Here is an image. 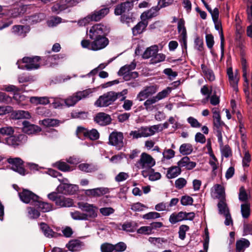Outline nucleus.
Masks as SVG:
<instances>
[{
    "label": "nucleus",
    "instance_id": "f8f14e48",
    "mask_svg": "<svg viewBox=\"0 0 252 252\" xmlns=\"http://www.w3.org/2000/svg\"><path fill=\"white\" fill-rule=\"evenodd\" d=\"M185 21L183 18L180 19L178 23V31L181 33L180 42L183 48L186 50L187 49V34L186 27H185Z\"/></svg>",
    "mask_w": 252,
    "mask_h": 252
},
{
    "label": "nucleus",
    "instance_id": "4c0bfd02",
    "mask_svg": "<svg viewBox=\"0 0 252 252\" xmlns=\"http://www.w3.org/2000/svg\"><path fill=\"white\" fill-rule=\"evenodd\" d=\"M157 101L153 96L147 99L144 103V105L147 111H152L155 108L156 106H154L153 104L155 103Z\"/></svg>",
    "mask_w": 252,
    "mask_h": 252
},
{
    "label": "nucleus",
    "instance_id": "c756f323",
    "mask_svg": "<svg viewBox=\"0 0 252 252\" xmlns=\"http://www.w3.org/2000/svg\"><path fill=\"white\" fill-rule=\"evenodd\" d=\"M84 137L92 141H94L99 139V133L96 129H88V131L84 133Z\"/></svg>",
    "mask_w": 252,
    "mask_h": 252
},
{
    "label": "nucleus",
    "instance_id": "052dcab7",
    "mask_svg": "<svg viewBox=\"0 0 252 252\" xmlns=\"http://www.w3.org/2000/svg\"><path fill=\"white\" fill-rule=\"evenodd\" d=\"M160 217V214L156 212H151L143 215V218L146 220H151L158 218Z\"/></svg>",
    "mask_w": 252,
    "mask_h": 252
},
{
    "label": "nucleus",
    "instance_id": "39448f33",
    "mask_svg": "<svg viewBox=\"0 0 252 252\" xmlns=\"http://www.w3.org/2000/svg\"><path fill=\"white\" fill-rule=\"evenodd\" d=\"M110 29L101 24L92 26L89 30V36L90 39H94L101 36H106Z\"/></svg>",
    "mask_w": 252,
    "mask_h": 252
},
{
    "label": "nucleus",
    "instance_id": "ea45409f",
    "mask_svg": "<svg viewBox=\"0 0 252 252\" xmlns=\"http://www.w3.org/2000/svg\"><path fill=\"white\" fill-rule=\"evenodd\" d=\"M135 224L132 222H126L122 225V230L127 232H134L136 230Z\"/></svg>",
    "mask_w": 252,
    "mask_h": 252
},
{
    "label": "nucleus",
    "instance_id": "72a5a7b5",
    "mask_svg": "<svg viewBox=\"0 0 252 252\" xmlns=\"http://www.w3.org/2000/svg\"><path fill=\"white\" fill-rule=\"evenodd\" d=\"M215 192L218 194L217 197L219 199H225V193L223 187L220 184H216L214 186Z\"/></svg>",
    "mask_w": 252,
    "mask_h": 252
},
{
    "label": "nucleus",
    "instance_id": "a18cd8bd",
    "mask_svg": "<svg viewBox=\"0 0 252 252\" xmlns=\"http://www.w3.org/2000/svg\"><path fill=\"white\" fill-rule=\"evenodd\" d=\"M248 199V195L244 186L239 189V199L241 201H246Z\"/></svg>",
    "mask_w": 252,
    "mask_h": 252
},
{
    "label": "nucleus",
    "instance_id": "412c9836",
    "mask_svg": "<svg viewBox=\"0 0 252 252\" xmlns=\"http://www.w3.org/2000/svg\"><path fill=\"white\" fill-rule=\"evenodd\" d=\"M215 24V28L216 30L219 31L220 38V50H221V58L223 57L224 51V37L223 33V30L222 28L221 23L218 20L214 22Z\"/></svg>",
    "mask_w": 252,
    "mask_h": 252
},
{
    "label": "nucleus",
    "instance_id": "603ef678",
    "mask_svg": "<svg viewBox=\"0 0 252 252\" xmlns=\"http://www.w3.org/2000/svg\"><path fill=\"white\" fill-rule=\"evenodd\" d=\"M163 73L167 75L168 78L170 80L174 79L178 75L177 72L173 71V70L170 68L164 69L163 70Z\"/></svg>",
    "mask_w": 252,
    "mask_h": 252
},
{
    "label": "nucleus",
    "instance_id": "cd10ccee",
    "mask_svg": "<svg viewBox=\"0 0 252 252\" xmlns=\"http://www.w3.org/2000/svg\"><path fill=\"white\" fill-rule=\"evenodd\" d=\"M34 205L43 212H49L52 210L51 204L40 201L39 199L36 201Z\"/></svg>",
    "mask_w": 252,
    "mask_h": 252
},
{
    "label": "nucleus",
    "instance_id": "a878e982",
    "mask_svg": "<svg viewBox=\"0 0 252 252\" xmlns=\"http://www.w3.org/2000/svg\"><path fill=\"white\" fill-rule=\"evenodd\" d=\"M12 115L15 119H29L31 118V115L28 111L21 110L13 111Z\"/></svg>",
    "mask_w": 252,
    "mask_h": 252
},
{
    "label": "nucleus",
    "instance_id": "f3484780",
    "mask_svg": "<svg viewBox=\"0 0 252 252\" xmlns=\"http://www.w3.org/2000/svg\"><path fill=\"white\" fill-rule=\"evenodd\" d=\"M189 215V213L184 212L182 211H181L178 213H173L170 215L169 220L172 224H175L179 221H181L185 220H189V218H188Z\"/></svg>",
    "mask_w": 252,
    "mask_h": 252
},
{
    "label": "nucleus",
    "instance_id": "09e8293b",
    "mask_svg": "<svg viewBox=\"0 0 252 252\" xmlns=\"http://www.w3.org/2000/svg\"><path fill=\"white\" fill-rule=\"evenodd\" d=\"M126 96H123L120 99V101H124V104L123 107L125 110H129L133 105V102L132 100L126 99Z\"/></svg>",
    "mask_w": 252,
    "mask_h": 252
},
{
    "label": "nucleus",
    "instance_id": "a19ab883",
    "mask_svg": "<svg viewBox=\"0 0 252 252\" xmlns=\"http://www.w3.org/2000/svg\"><path fill=\"white\" fill-rule=\"evenodd\" d=\"M195 48L200 51H202L203 49V40L202 38H201L198 35L196 36V37L194 41Z\"/></svg>",
    "mask_w": 252,
    "mask_h": 252
},
{
    "label": "nucleus",
    "instance_id": "8fccbe9b",
    "mask_svg": "<svg viewBox=\"0 0 252 252\" xmlns=\"http://www.w3.org/2000/svg\"><path fill=\"white\" fill-rule=\"evenodd\" d=\"M94 189V194L96 197H99L102 195L109 193V190L107 188H97Z\"/></svg>",
    "mask_w": 252,
    "mask_h": 252
},
{
    "label": "nucleus",
    "instance_id": "bf43d9fd",
    "mask_svg": "<svg viewBox=\"0 0 252 252\" xmlns=\"http://www.w3.org/2000/svg\"><path fill=\"white\" fill-rule=\"evenodd\" d=\"M137 232L139 234H151L152 233V230L150 226H141L137 230Z\"/></svg>",
    "mask_w": 252,
    "mask_h": 252
},
{
    "label": "nucleus",
    "instance_id": "c03bdc74",
    "mask_svg": "<svg viewBox=\"0 0 252 252\" xmlns=\"http://www.w3.org/2000/svg\"><path fill=\"white\" fill-rule=\"evenodd\" d=\"M165 59V55L163 54H155L154 56L152 58L151 62L153 64H156L157 63L162 62L164 61Z\"/></svg>",
    "mask_w": 252,
    "mask_h": 252
},
{
    "label": "nucleus",
    "instance_id": "f257e3e1",
    "mask_svg": "<svg viewBox=\"0 0 252 252\" xmlns=\"http://www.w3.org/2000/svg\"><path fill=\"white\" fill-rule=\"evenodd\" d=\"M121 96H124L121 92H108L99 96L94 105L97 107H106L112 104Z\"/></svg>",
    "mask_w": 252,
    "mask_h": 252
},
{
    "label": "nucleus",
    "instance_id": "dca6fc26",
    "mask_svg": "<svg viewBox=\"0 0 252 252\" xmlns=\"http://www.w3.org/2000/svg\"><path fill=\"white\" fill-rule=\"evenodd\" d=\"M138 163L144 167L146 165L151 168L155 165L156 162L152 156L146 153L141 155L140 159Z\"/></svg>",
    "mask_w": 252,
    "mask_h": 252
},
{
    "label": "nucleus",
    "instance_id": "0eeeda50",
    "mask_svg": "<svg viewBox=\"0 0 252 252\" xmlns=\"http://www.w3.org/2000/svg\"><path fill=\"white\" fill-rule=\"evenodd\" d=\"M11 165V169L18 173L19 174L24 176L26 174V170L24 168V161L20 158H9L7 160Z\"/></svg>",
    "mask_w": 252,
    "mask_h": 252
},
{
    "label": "nucleus",
    "instance_id": "c85d7f7f",
    "mask_svg": "<svg viewBox=\"0 0 252 252\" xmlns=\"http://www.w3.org/2000/svg\"><path fill=\"white\" fill-rule=\"evenodd\" d=\"M54 166L63 172H69L73 170V168L64 161H57L55 163Z\"/></svg>",
    "mask_w": 252,
    "mask_h": 252
},
{
    "label": "nucleus",
    "instance_id": "58836bf2",
    "mask_svg": "<svg viewBox=\"0 0 252 252\" xmlns=\"http://www.w3.org/2000/svg\"><path fill=\"white\" fill-rule=\"evenodd\" d=\"M41 124L46 127H53L58 126L59 121L56 119L47 118L43 120Z\"/></svg>",
    "mask_w": 252,
    "mask_h": 252
},
{
    "label": "nucleus",
    "instance_id": "2f4dec72",
    "mask_svg": "<svg viewBox=\"0 0 252 252\" xmlns=\"http://www.w3.org/2000/svg\"><path fill=\"white\" fill-rule=\"evenodd\" d=\"M181 170L179 166H172L170 168L167 173V177L169 179H172L178 176L181 173Z\"/></svg>",
    "mask_w": 252,
    "mask_h": 252
},
{
    "label": "nucleus",
    "instance_id": "b1692460",
    "mask_svg": "<svg viewBox=\"0 0 252 252\" xmlns=\"http://www.w3.org/2000/svg\"><path fill=\"white\" fill-rule=\"evenodd\" d=\"M158 51V46L155 45L148 47L142 55V58L144 59H149L150 57H153L155 54Z\"/></svg>",
    "mask_w": 252,
    "mask_h": 252
},
{
    "label": "nucleus",
    "instance_id": "680f3d73",
    "mask_svg": "<svg viewBox=\"0 0 252 252\" xmlns=\"http://www.w3.org/2000/svg\"><path fill=\"white\" fill-rule=\"evenodd\" d=\"M102 252H112L114 251V245L109 243H104L101 246Z\"/></svg>",
    "mask_w": 252,
    "mask_h": 252
},
{
    "label": "nucleus",
    "instance_id": "20e7f679",
    "mask_svg": "<svg viewBox=\"0 0 252 252\" xmlns=\"http://www.w3.org/2000/svg\"><path fill=\"white\" fill-rule=\"evenodd\" d=\"M59 192H52L48 194V198L55 202L57 206L61 207H69L73 205V200L59 194Z\"/></svg>",
    "mask_w": 252,
    "mask_h": 252
},
{
    "label": "nucleus",
    "instance_id": "3c124183",
    "mask_svg": "<svg viewBox=\"0 0 252 252\" xmlns=\"http://www.w3.org/2000/svg\"><path fill=\"white\" fill-rule=\"evenodd\" d=\"M221 153L223 156L226 158L232 155L231 149L228 145H226L222 148L221 150Z\"/></svg>",
    "mask_w": 252,
    "mask_h": 252
},
{
    "label": "nucleus",
    "instance_id": "7ed1b4c3",
    "mask_svg": "<svg viewBox=\"0 0 252 252\" xmlns=\"http://www.w3.org/2000/svg\"><path fill=\"white\" fill-rule=\"evenodd\" d=\"M42 61V58L39 56L25 57L22 59L21 62L24 65L19 64L18 68L21 69L32 70L37 69L40 67L39 61Z\"/></svg>",
    "mask_w": 252,
    "mask_h": 252
},
{
    "label": "nucleus",
    "instance_id": "864d4df0",
    "mask_svg": "<svg viewBox=\"0 0 252 252\" xmlns=\"http://www.w3.org/2000/svg\"><path fill=\"white\" fill-rule=\"evenodd\" d=\"M214 120V125L216 128H220L223 126L225 125V124L221 120V117L220 115H218V116H213Z\"/></svg>",
    "mask_w": 252,
    "mask_h": 252
},
{
    "label": "nucleus",
    "instance_id": "774afa93",
    "mask_svg": "<svg viewBox=\"0 0 252 252\" xmlns=\"http://www.w3.org/2000/svg\"><path fill=\"white\" fill-rule=\"evenodd\" d=\"M22 9L19 8H14L9 11V15L11 17L17 18L21 15Z\"/></svg>",
    "mask_w": 252,
    "mask_h": 252
},
{
    "label": "nucleus",
    "instance_id": "f03ea898",
    "mask_svg": "<svg viewBox=\"0 0 252 252\" xmlns=\"http://www.w3.org/2000/svg\"><path fill=\"white\" fill-rule=\"evenodd\" d=\"M109 12V8L103 7L99 10H94L84 19L79 21L80 26H85L91 21L97 22L104 18Z\"/></svg>",
    "mask_w": 252,
    "mask_h": 252
},
{
    "label": "nucleus",
    "instance_id": "4be33fe9",
    "mask_svg": "<svg viewBox=\"0 0 252 252\" xmlns=\"http://www.w3.org/2000/svg\"><path fill=\"white\" fill-rule=\"evenodd\" d=\"M82 242L77 239H73L69 241L66 245V247L71 252H76L80 250Z\"/></svg>",
    "mask_w": 252,
    "mask_h": 252
},
{
    "label": "nucleus",
    "instance_id": "423d86ee",
    "mask_svg": "<svg viewBox=\"0 0 252 252\" xmlns=\"http://www.w3.org/2000/svg\"><path fill=\"white\" fill-rule=\"evenodd\" d=\"M124 135L121 132L114 131L109 136V145L115 146L118 150H121L124 146Z\"/></svg>",
    "mask_w": 252,
    "mask_h": 252
},
{
    "label": "nucleus",
    "instance_id": "2eb2a0df",
    "mask_svg": "<svg viewBox=\"0 0 252 252\" xmlns=\"http://www.w3.org/2000/svg\"><path fill=\"white\" fill-rule=\"evenodd\" d=\"M23 131L27 134H32L41 131V128L38 126L31 124L29 121L24 120L22 122Z\"/></svg>",
    "mask_w": 252,
    "mask_h": 252
},
{
    "label": "nucleus",
    "instance_id": "6e6552de",
    "mask_svg": "<svg viewBox=\"0 0 252 252\" xmlns=\"http://www.w3.org/2000/svg\"><path fill=\"white\" fill-rule=\"evenodd\" d=\"M92 92L91 89L78 92L72 96L65 99V103L67 106H73L82 98L87 97Z\"/></svg>",
    "mask_w": 252,
    "mask_h": 252
},
{
    "label": "nucleus",
    "instance_id": "c9c22d12",
    "mask_svg": "<svg viewBox=\"0 0 252 252\" xmlns=\"http://www.w3.org/2000/svg\"><path fill=\"white\" fill-rule=\"evenodd\" d=\"M209 232L207 227H206L204 229V242H203V249L204 250H200L199 252H207L209 243Z\"/></svg>",
    "mask_w": 252,
    "mask_h": 252
},
{
    "label": "nucleus",
    "instance_id": "5701e85b",
    "mask_svg": "<svg viewBox=\"0 0 252 252\" xmlns=\"http://www.w3.org/2000/svg\"><path fill=\"white\" fill-rule=\"evenodd\" d=\"M250 245V241L245 238L237 240L236 243V252H244Z\"/></svg>",
    "mask_w": 252,
    "mask_h": 252
},
{
    "label": "nucleus",
    "instance_id": "4d7b16f0",
    "mask_svg": "<svg viewBox=\"0 0 252 252\" xmlns=\"http://www.w3.org/2000/svg\"><path fill=\"white\" fill-rule=\"evenodd\" d=\"M16 139L15 135L13 134L5 138L6 143L14 147L17 146Z\"/></svg>",
    "mask_w": 252,
    "mask_h": 252
},
{
    "label": "nucleus",
    "instance_id": "de8ad7c7",
    "mask_svg": "<svg viewBox=\"0 0 252 252\" xmlns=\"http://www.w3.org/2000/svg\"><path fill=\"white\" fill-rule=\"evenodd\" d=\"M14 129L12 127H0V134L2 135L10 136L13 134Z\"/></svg>",
    "mask_w": 252,
    "mask_h": 252
},
{
    "label": "nucleus",
    "instance_id": "9b49d317",
    "mask_svg": "<svg viewBox=\"0 0 252 252\" xmlns=\"http://www.w3.org/2000/svg\"><path fill=\"white\" fill-rule=\"evenodd\" d=\"M66 58L64 54H59L53 55H47L42 57V61L44 64H49L51 67L54 66L58 64V61L60 60H63Z\"/></svg>",
    "mask_w": 252,
    "mask_h": 252
},
{
    "label": "nucleus",
    "instance_id": "4468645a",
    "mask_svg": "<svg viewBox=\"0 0 252 252\" xmlns=\"http://www.w3.org/2000/svg\"><path fill=\"white\" fill-rule=\"evenodd\" d=\"M94 122L101 126H106L111 123L110 115L104 112L97 113L94 119Z\"/></svg>",
    "mask_w": 252,
    "mask_h": 252
},
{
    "label": "nucleus",
    "instance_id": "f704fd0d",
    "mask_svg": "<svg viewBox=\"0 0 252 252\" xmlns=\"http://www.w3.org/2000/svg\"><path fill=\"white\" fill-rule=\"evenodd\" d=\"M30 101L32 103H35L36 104H40L43 105L47 104L50 102L47 97L33 96L31 98Z\"/></svg>",
    "mask_w": 252,
    "mask_h": 252
},
{
    "label": "nucleus",
    "instance_id": "e2e57ef3",
    "mask_svg": "<svg viewBox=\"0 0 252 252\" xmlns=\"http://www.w3.org/2000/svg\"><path fill=\"white\" fill-rule=\"evenodd\" d=\"M206 42L208 48L211 49L214 44V36L212 34L206 35Z\"/></svg>",
    "mask_w": 252,
    "mask_h": 252
},
{
    "label": "nucleus",
    "instance_id": "338daca9",
    "mask_svg": "<svg viewBox=\"0 0 252 252\" xmlns=\"http://www.w3.org/2000/svg\"><path fill=\"white\" fill-rule=\"evenodd\" d=\"M189 227L187 225H182L179 227V237L181 240H184L186 237V231L188 230Z\"/></svg>",
    "mask_w": 252,
    "mask_h": 252
},
{
    "label": "nucleus",
    "instance_id": "69168bd1",
    "mask_svg": "<svg viewBox=\"0 0 252 252\" xmlns=\"http://www.w3.org/2000/svg\"><path fill=\"white\" fill-rule=\"evenodd\" d=\"M123 4L122 2L121 4H118L116 6L114 10V14L116 15H121L126 12L125 7L123 6Z\"/></svg>",
    "mask_w": 252,
    "mask_h": 252
},
{
    "label": "nucleus",
    "instance_id": "393cba45",
    "mask_svg": "<svg viewBox=\"0 0 252 252\" xmlns=\"http://www.w3.org/2000/svg\"><path fill=\"white\" fill-rule=\"evenodd\" d=\"M201 67L205 78L208 81L212 82L215 80L214 73L211 69L208 68L204 64H202Z\"/></svg>",
    "mask_w": 252,
    "mask_h": 252
},
{
    "label": "nucleus",
    "instance_id": "6e6d98bb",
    "mask_svg": "<svg viewBox=\"0 0 252 252\" xmlns=\"http://www.w3.org/2000/svg\"><path fill=\"white\" fill-rule=\"evenodd\" d=\"M16 141L17 146L26 143L28 139V137L25 134H20L15 135Z\"/></svg>",
    "mask_w": 252,
    "mask_h": 252
},
{
    "label": "nucleus",
    "instance_id": "49530a36",
    "mask_svg": "<svg viewBox=\"0 0 252 252\" xmlns=\"http://www.w3.org/2000/svg\"><path fill=\"white\" fill-rule=\"evenodd\" d=\"M36 113L39 115L49 116L51 115L50 111L44 106L38 107L36 110Z\"/></svg>",
    "mask_w": 252,
    "mask_h": 252
},
{
    "label": "nucleus",
    "instance_id": "473e14b6",
    "mask_svg": "<svg viewBox=\"0 0 252 252\" xmlns=\"http://www.w3.org/2000/svg\"><path fill=\"white\" fill-rule=\"evenodd\" d=\"M250 203L242 204L241 205V212L243 218H248L251 214V208Z\"/></svg>",
    "mask_w": 252,
    "mask_h": 252
},
{
    "label": "nucleus",
    "instance_id": "79ce46f5",
    "mask_svg": "<svg viewBox=\"0 0 252 252\" xmlns=\"http://www.w3.org/2000/svg\"><path fill=\"white\" fill-rule=\"evenodd\" d=\"M78 168L85 172H92L94 171V167L88 163H81L78 165Z\"/></svg>",
    "mask_w": 252,
    "mask_h": 252
},
{
    "label": "nucleus",
    "instance_id": "6ab92c4d",
    "mask_svg": "<svg viewBox=\"0 0 252 252\" xmlns=\"http://www.w3.org/2000/svg\"><path fill=\"white\" fill-rule=\"evenodd\" d=\"M40 228L47 237H57L58 236H62V234L54 232L48 224L44 222L40 223Z\"/></svg>",
    "mask_w": 252,
    "mask_h": 252
},
{
    "label": "nucleus",
    "instance_id": "13d9d810",
    "mask_svg": "<svg viewBox=\"0 0 252 252\" xmlns=\"http://www.w3.org/2000/svg\"><path fill=\"white\" fill-rule=\"evenodd\" d=\"M96 209L97 208L94 206V208H92L90 210H87L88 212H86L87 213H85L87 215V220H89L91 219H94L97 217Z\"/></svg>",
    "mask_w": 252,
    "mask_h": 252
},
{
    "label": "nucleus",
    "instance_id": "bb28decb",
    "mask_svg": "<svg viewBox=\"0 0 252 252\" xmlns=\"http://www.w3.org/2000/svg\"><path fill=\"white\" fill-rule=\"evenodd\" d=\"M66 9H67V6L63 0L56 1L51 8L52 12L57 14H59L60 12Z\"/></svg>",
    "mask_w": 252,
    "mask_h": 252
},
{
    "label": "nucleus",
    "instance_id": "9d476101",
    "mask_svg": "<svg viewBox=\"0 0 252 252\" xmlns=\"http://www.w3.org/2000/svg\"><path fill=\"white\" fill-rule=\"evenodd\" d=\"M79 187L77 185L62 183L57 188L58 192L66 195H72L76 193L78 190Z\"/></svg>",
    "mask_w": 252,
    "mask_h": 252
},
{
    "label": "nucleus",
    "instance_id": "1a4fd4ad",
    "mask_svg": "<svg viewBox=\"0 0 252 252\" xmlns=\"http://www.w3.org/2000/svg\"><path fill=\"white\" fill-rule=\"evenodd\" d=\"M18 194L21 200L26 204L31 203L34 205L39 199L38 195L27 189H23L22 191L19 192Z\"/></svg>",
    "mask_w": 252,
    "mask_h": 252
},
{
    "label": "nucleus",
    "instance_id": "7c9ffc66",
    "mask_svg": "<svg viewBox=\"0 0 252 252\" xmlns=\"http://www.w3.org/2000/svg\"><path fill=\"white\" fill-rule=\"evenodd\" d=\"M217 206L219 209V214L220 215H224L226 214V212H229L227 205L226 203L225 198L220 199V201L217 204Z\"/></svg>",
    "mask_w": 252,
    "mask_h": 252
},
{
    "label": "nucleus",
    "instance_id": "a211bd4d",
    "mask_svg": "<svg viewBox=\"0 0 252 252\" xmlns=\"http://www.w3.org/2000/svg\"><path fill=\"white\" fill-rule=\"evenodd\" d=\"M141 21L138 22L132 29V33L133 36H136L138 34L142 33L146 29L148 25V21L145 20L142 17H140Z\"/></svg>",
    "mask_w": 252,
    "mask_h": 252
},
{
    "label": "nucleus",
    "instance_id": "0e129e2a",
    "mask_svg": "<svg viewBox=\"0 0 252 252\" xmlns=\"http://www.w3.org/2000/svg\"><path fill=\"white\" fill-rule=\"evenodd\" d=\"M100 213L104 216H108L114 213L115 210L112 207L101 208L99 210Z\"/></svg>",
    "mask_w": 252,
    "mask_h": 252
},
{
    "label": "nucleus",
    "instance_id": "aec40b11",
    "mask_svg": "<svg viewBox=\"0 0 252 252\" xmlns=\"http://www.w3.org/2000/svg\"><path fill=\"white\" fill-rule=\"evenodd\" d=\"M160 9V7L158 5L156 6H153L150 9L143 12L140 17H142L145 20L151 19L157 16V12Z\"/></svg>",
    "mask_w": 252,
    "mask_h": 252
},
{
    "label": "nucleus",
    "instance_id": "ddd939ff",
    "mask_svg": "<svg viewBox=\"0 0 252 252\" xmlns=\"http://www.w3.org/2000/svg\"><path fill=\"white\" fill-rule=\"evenodd\" d=\"M94 40L91 42V50L97 51L102 49L107 46L109 44V39L106 36H101L100 37L92 39Z\"/></svg>",
    "mask_w": 252,
    "mask_h": 252
},
{
    "label": "nucleus",
    "instance_id": "37998d69",
    "mask_svg": "<svg viewBox=\"0 0 252 252\" xmlns=\"http://www.w3.org/2000/svg\"><path fill=\"white\" fill-rule=\"evenodd\" d=\"M71 216L73 219L75 220H87V215L86 214L81 213L79 211H75L71 213Z\"/></svg>",
    "mask_w": 252,
    "mask_h": 252
},
{
    "label": "nucleus",
    "instance_id": "5fc2aeb1",
    "mask_svg": "<svg viewBox=\"0 0 252 252\" xmlns=\"http://www.w3.org/2000/svg\"><path fill=\"white\" fill-rule=\"evenodd\" d=\"M19 83L31 82L34 81V76L32 75H22L18 77Z\"/></svg>",
    "mask_w": 252,
    "mask_h": 252
},
{
    "label": "nucleus",
    "instance_id": "e433bc0d",
    "mask_svg": "<svg viewBox=\"0 0 252 252\" xmlns=\"http://www.w3.org/2000/svg\"><path fill=\"white\" fill-rule=\"evenodd\" d=\"M172 90V87H168L166 89L159 92L156 96L154 97L158 101L161 99L166 97L168 95V94L171 93Z\"/></svg>",
    "mask_w": 252,
    "mask_h": 252
}]
</instances>
